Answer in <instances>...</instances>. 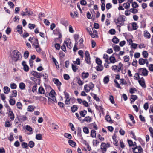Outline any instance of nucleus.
Wrapping results in <instances>:
<instances>
[{"mask_svg":"<svg viewBox=\"0 0 153 153\" xmlns=\"http://www.w3.org/2000/svg\"><path fill=\"white\" fill-rule=\"evenodd\" d=\"M13 133H10V135L9 137H8V139L10 141H12L14 140V138L13 137Z\"/></svg>","mask_w":153,"mask_h":153,"instance_id":"45","label":"nucleus"},{"mask_svg":"<svg viewBox=\"0 0 153 153\" xmlns=\"http://www.w3.org/2000/svg\"><path fill=\"white\" fill-rule=\"evenodd\" d=\"M54 94H56L53 89H52L49 93V95L51 97L53 98L55 97Z\"/></svg>","mask_w":153,"mask_h":153,"instance_id":"25","label":"nucleus"},{"mask_svg":"<svg viewBox=\"0 0 153 153\" xmlns=\"http://www.w3.org/2000/svg\"><path fill=\"white\" fill-rule=\"evenodd\" d=\"M132 30H135L137 29L138 27L137 23L135 22L132 23Z\"/></svg>","mask_w":153,"mask_h":153,"instance_id":"35","label":"nucleus"},{"mask_svg":"<svg viewBox=\"0 0 153 153\" xmlns=\"http://www.w3.org/2000/svg\"><path fill=\"white\" fill-rule=\"evenodd\" d=\"M23 69L25 72H27L29 70V66L26 65L23 66Z\"/></svg>","mask_w":153,"mask_h":153,"instance_id":"54","label":"nucleus"},{"mask_svg":"<svg viewBox=\"0 0 153 153\" xmlns=\"http://www.w3.org/2000/svg\"><path fill=\"white\" fill-rule=\"evenodd\" d=\"M137 98V95H131V101L132 102H134Z\"/></svg>","mask_w":153,"mask_h":153,"instance_id":"19","label":"nucleus"},{"mask_svg":"<svg viewBox=\"0 0 153 153\" xmlns=\"http://www.w3.org/2000/svg\"><path fill=\"white\" fill-rule=\"evenodd\" d=\"M9 116L10 117V118L12 120H13L14 117V114L13 112L11 111H10L9 112Z\"/></svg>","mask_w":153,"mask_h":153,"instance_id":"24","label":"nucleus"},{"mask_svg":"<svg viewBox=\"0 0 153 153\" xmlns=\"http://www.w3.org/2000/svg\"><path fill=\"white\" fill-rule=\"evenodd\" d=\"M28 145L30 148H32L34 146L35 143L32 141H30L29 142Z\"/></svg>","mask_w":153,"mask_h":153,"instance_id":"41","label":"nucleus"},{"mask_svg":"<svg viewBox=\"0 0 153 153\" xmlns=\"http://www.w3.org/2000/svg\"><path fill=\"white\" fill-rule=\"evenodd\" d=\"M90 86L88 87L89 88V89H86L87 87L88 86L87 85H85L84 86V89L86 92H89L91 89H93L94 87V84H93L92 82H90Z\"/></svg>","mask_w":153,"mask_h":153,"instance_id":"6","label":"nucleus"},{"mask_svg":"<svg viewBox=\"0 0 153 153\" xmlns=\"http://www.w3.org/2000/svg\"><path fill=\"white\" fill-rule=\"evenodd\" d=\"M65 44V43H64L62 45L61 47V48L62 51H63L65 52L66 53L67 52V51L66 50V46Z\"/></svg>","mask_w":153,"mask_h":153,"instance_id":"63","label":"nucleus"},{"mask_svg":"<svg viewBox=\"0 0 153 153\" xmlns=\"http://www.w3.org/2000/svg\"><path fill=\"white\" fill-rule=\"evenodd\" d=\"M39 93L41 94H44L45 93V90L42 86H40L38 89Z\"/></svg>","mask_w":153,"mask_h":153,"instance_id":"27","label":"nucleus"},{"mask_svg":"<svg viewBox=\"0 0 153 153\" xmlns=\"http://www.w3.org/2000/svg\"><path fill=\"white\" fill-rule=\"evenodd\" d=\"M64 79L66 80H68L70 79L69 76L67 74H64L63 75Z\"/></svg>","mask_w":153,"mask_h":153,"instance_id":"62","label":"nucleus"},{"mask_svg":"<svg viewBox=\"0 0 153 153\" xmlns=\"http://www.w3.org/2000/svg\"><path fill=\"white\" fill-rule=\"evenodd\" d=\"M51 127L54 129H57L59 128L58 126L55 124L54 123H52Z\"/></svg>","mask_w":153,"mask_h":153,"instance_id":"48","label":"nucleus"},{"mask_svg":"<svg viewBox=\"0 0 153 153\" xmlns=\"http://www.w3.org/2000/svg\"><path fill=\"white\" fill-rule=\"evenodd\" d=\"M96 131L94 129L92 130L91 131V136L92 137H96Z\"/></svg>","mask_w":153,"mask_h":153,"instance_id":"30","label":"nucleus"},{"mask_svg":"<svg viewBox=\"0 0 153 153\" xmlns=\"http://www.w3.org/2000/svg\"><path fill=\"white\" fill-rule=\"evenodd\" d=\"M64 93L65 95V98L66 99V100L65 101V104L68 105L70 104V99H69V94L65 91L64 92Z\"/></svg>","mask_w":153,"mask_h":153,"instance_id":"4","label":"nucleus"},{"mask_svg":"<svg viewBox=\"0 0 153 153\" xmlns=\"http://www.w3.org/2000/svg\"><path fill=\"white\" fill-rule=\"evenodd\" d=\"M142 55L144 58H146L148 56V53L146 51H144L142 52Z\"/></svg>","mask_w":153,"mask_h":153,"instance_id":"53","label":"nucleus"},{"mask_svg":"<svg viewBox=\"0 0 153 153\" xmlns=\"http://www.w3.org/2000/svg\"><path fill=\"white\" fill-rule=\"evenodd\" d=\"M60 23L66 27L68 25V23L67 21L65 20V19H61L60 21Z\"/></svg>","mask_w":153,"mask_h":153,"instance_id":"10","label":"nucleus"},{"mask_svg":"<svg viewBox=\"0 0 153 153\" xmlns=\"http://www.w3.org/2000/svg\"><path fill=\"white\" fill-rule=\"evenodd\" d=\"M21 145L23 148L26 149H28V144L26 142H22Z\"/></svg>","mask_w":153,"mask_h":153,"instance_id":"32","label":"nucleus"},{"mask_svg":"<svg viewBox=\"0 0 153 153\" xmlns=\"http://www.w3.org/2000/svg\"><path fill=\"white\" fill-rule=\"evenodd\" d=\"M52 59L53 62L55 65L56 68L57 69L59 68V66L58 65V62L56 61V59L54 57H53Z\"/></svg>","mask_w":153,"mask_h":153,"instance_id":"33","label":"nucleus"},{"mask_svg":"<svg viewBox=\"0 0 153 153\" xmlns=\"http://www.w3.org/2000/svg\"><path fill=\"white\" fill-rule=\"evenodd\" d=\"M64 137H65L68 138L70 140L72 138V136L71 135L68 133H65L64 134Z\"/></svg>","mask_w":153,"mask_h":153,"instance_id":"51","label":"nucleus"},{"mask_svg":"<svg viewBox=\"0 0 153 153\" xmlns=\"http://www.w3.org/2000/svg\"><path fill=\"white\" fill-rule=\"evenodd\" d=\"M138 72L142 76H146L148 75V71L145 68H139L138 70Z\"/></svg>","mask_w":153,"mask_h":153,"instance_id":"2","label":"nucleus"},{"mask_svg":"<svg viewBox=\"0 0 153 153\" xmlns=\"http://www.w3.org/2000/svg\"><path fill=\"white\" fill-rule=\"evenodd\" d=\"M3 89L4 92L5 94H7L10 92V89L7 86H4Z\"/></svg>","mask_w":153,"mask_h":153,"instance_id":"22","label":"nucleus"},{"mask_svg":"<svg viewBox=\"0 0 153 153\" xmlns=\"http://www.w3.org/2000/svg\"><path fill=\"white\" fill-rule=\"evenodd\" d=\"M73 62L74 64H77L78 65H80V59L79 58H77L76 61H73Z\"/></svg>","mask_w":153,"mask_h":153,"instance_id":"46","label":"nucleus"},{"mask_svg":"<svg viewBox=\"0 0 153 153\" xmlns=\"http://www.w3.org/2000/svg\"><path fill=\"white\" fill-rule=\"evenodd\" d=\"M123 6L126 9H128L130 6V3L128 2L124 3Z\"/></svg>","mask_w":153,"mask_h":153,"instance_id":"52","label":"nucleus"},{"mask_svg":"<svg viewBox=\"0 0 153 153\" xmlns=\"http://www.w3.org/2000/svg\"><path fill=\"white\" fill-rule=\"evenodd\" d=\"M53 81L54 82V83L57 86H60L61 85V83L59 81V79L57 78H54Z\"/></svg>","mask_w":153,"mask_h":153,"instance_id":"12","label":"nucleus"},{"mask_svg":"<svg viewBox=\"0 0 153 153\" xmlns=\"http://www.w3.org/2000/svg\"><path fill=\"white\" fill-rule=\"evenodd\" d=\"M19 86L21 89L23 90L25 89V85L24 83L21 82L19 83Z\"/></svg>","mask_w":153,"mask_h":153,"instance_id":"37","label":"nucleus"},{"mask_svg":"<svg viewBox=\"0 0 153 153\" xmlns=\"http://www.w3.org/2000/svg\"><path fill=\"white\" fill-rule=\"evenodd\" d=\"M109 81V77L108 76H105L103 79V82L105 84H107Z\"/></svg>","mask_w":153,"mask_h":153,"instance_id":"36","label":"nucleus"},{"mask_svg":"<svg viewBox=\"0 0 153 153\" xmlns=\"http://www.w3.org/2000/svg\"><path fill=\"white\" fill-rule=\"evenodd\" d=\"M31 74L35 77L40 78L42 76L41 73H38L36 71H32L31 72Z\"/></svg>","mask_w":153,"mask_h":153,"instance_id":"5","label":"nucleus"},{"mask_svg":"<svg viewBox=\"0 0 153 153\" xmlns=\"http://www.w3.org/2000/svg\"><path fill=\"white\" fill-rule=\"evenodd\" d=\"M109 60L110 61V62L112 63H114L117 62L114 56H111L109 58Z\"/></svg>","mask_w":153,"mask_h":153,"instance_id":"23","label":"nucleus"},{"mask_svg":"<svg viewBox=\"0 0 153 153\" xmlns=\"http://www.w3.org/2000/svg\"><path fill=\"white\" fill-rule=\"evenodd\" d=\"M13 96H10V99L9 102L10 105H13L15 103V100L14 99H12Z\"/></svg>","mask_w":153,"mask_h":153,"instance_id":"11","label":"nucleus"},{"mask_svg":"<svg viewBox=\"0 0 153 153\" xmlns=\"http://www.w3.org/2000/svg\"><path fill=\"white\" fill-rule=\"evenodd\" d=\"M87 31L89 33L90 35H91L92 38H94L95 36L98 37V36L96 34H95V36L94 34H93L91 30V29L90 28H86Z\"/></svg>","mask_w":153,"mask_h":153,"instance_id":"8","label":"nucleus"},{"mask_svg":"<svg viewBox=\"0 0 153 153\" xmlns=\"http://www.w3.org/2000/svg\"><path fill=\"white\" fill-rule=\"evenodd\" d=\"M68 142L69 145L73 147H74L76 145V143L72 140H69Z\"/></svg>","mask_w":153,"mask_h":153,"instance_id":"26","label":"nucleus"},{"mask_svg":"<svg viewBox=\"0 0 153 153\" xmlns=\"http://www.w3.org/2000/svg\"><path fill=\"white\" fill-rule=\"evenodd\" d=\"M112 41L113 43L117 44L119 42V40L116 36H114L112 39Z\"/></svg>","mask_w":153,"mask_h":153,"instance_id":"17","label":"nucleus"},{"mask_svg":"<svg viewBox=\"0 0 153 153\" xmlns=\"http://www.w3.org/2000/svg\"><path fill=\"white\" fill-rule=\"evenodd\" d=\"M83 132L87 134L89 133V130L88 128L86 127H85L83 128Z\"/></svg>","mask_w":153,"mask_h":153,"instance_id":"55","label":"nucleus"},{"mask_svg":"<svg viewBox=\"0 0 153 153\" xmlns=\"http://www.w3.org/2000/svg\"><path fill=\"white\" fill-rule=\"evenodd\" d=\"M82 77L83 79L86 78L88 76L89 74L88 72L85 73L83 72L82 73Z\"/></svg>","mask_w":153,"mask_h":153,"instance_id":"31","label":"nucleus"},{"mask_svg":"<svg viewBox=\"0 0 153 153\" xmlns=\"http://www.w3.org/2000/svg\"><path fill=\"white\" fill-rule=\"evenodd\" d=\"M13 58L15 59V61L16 62L18 60H19V56H21L20 53L17 50H14L13 51Z\"/></svg>","mask_w":153,"mask_h":153,"instance_id":"3","label":"nucleus"},{"mask_svg":"<svg viewBox=\"0 0 153 153\" xmlns=\"http://www.w3.org/2000/svg\"><path fill=\"white\" fill-rule=\"evenodd\" d=\"M140 73L138 72L135 74L134 76V79L135 80H139L140 79Z\"/></svg>","mask_w":153,"mask_h":153,"instance_id":"42","label":"nucleus"},{"mask_svg":"<svg viewBox=\"0 0 153 153\" xmlns=\"http://www.w3.org/2000/svg\"><path fill=\"white\" fill-rule=\"evenodd\" d=\"M71 109L72 112L74 113L77 110L78 108L77 106H72Z\"/></svg>","mask_w":153,"mask_h":153,"instance_id":"34","label":"nucleus"},{"mask_svg":"<svg viewBox=\"0 0 153 153\" xmlns=\"http://www.w3.org/2000/svg\"><path fill=\"white\" fill-rule=\"evenodd\" d=\"M114 20L117 25V27L120 28L121 26L124 25V22L126 20V17L120 13L119 16L117 19H114Z\"/></svg>","mask_w":153,"mask_h":153,"instance_id":"1","label":"nucleus"},{"mask_svg":"<svg viewBox=\"0 0 153 153\" xmlns=\"http://www.w3.org/2000/svg\"><path fill=\"white\" fill-rule=\"evenodd\" d=\"M145 59L143 58H140L139 60V63L140 65H143L145 63Z\"/></svg>","mask_w":153,"mask_h":153,"instance_id":"29","label":"nucleus"},{"mask_svg":"<svg viewBox=\"0 0 153 153\" xmlns=\"http://www.w3.org/2000/svg\"><path fill=\"white\" fill-rule=\"evenodd\" d=\"M97 110L99 111L100 114H101L100 112H101L102 114H104V112L103 108L102 107V106H95Z\"/></svg>","mask_w":153,"mask_h":153,"instance_id":"9","label":"nucleus"},{"mask_svg":"<svg viewBox=\"0 0 153 153\" xmlns=\"http://www.w3.org/2000/svg\"><path fill=\"white\" fill-rule=\"evenodd\" d=\"M54 31L59 33V37L55 38V40L56 39L58 40L62 37V36L61 33H60V30L59 28H56L54 30Z\"/></svg>","mask_w":153,"mask_h":153,"instance_id":"14","label":"nucleus"},{"mask_svg":"<svg viewBox=\"0 0 153 153\" xmlns=\"http://www.w3.org/2000/svg\"><path fill=\"white\" fill-rule=\"evenodd\" d=\"M77 136L78 137L79 136H81L82 135L81 132H82V130H81V128L79 127H78L77 128Z\"/></svg>","mask_w":153,"mask_h":153,"instance_id":"47","label":"nucleus"},{"mask_svg":"<svg viewBox=\"0 0 153 153\" xmlns=\"http://www.w3.org/2000/svg\"><path fill=\"white\" fill-rule=\"evenodd\" d=\"M28 25V27L30 29H33L36 26L35 24L30 23H29Z\"/></svg>","mask_w":153,"mask_h":153,"instance_id":"59","label":"nucleus"},{"mask_svg":"<svg viewBox=\"0 0 153 153\" xmlns=\"http://www.w3.org/2000/svg\"><path fill=\"white\" fill-rule=\"evenodd\" d=\"M109 33L111 35H114L116 33V31L114 29H112L109 31Z\"/></svg>","mask_w":153,"mask_h":153,"instance_id":"61","label":"nucleus"},{"mask_svg":"<svg viewBox=\"0 0 153 153\" xmlns=\"http://www.w3.org/2000/svg\"><path fill=\"white\" fill-rule=\"evenodd\" d=\"M95 62L96 64L98 65H102V61L99 58L97 57L96 59Z\"/></svg>","mask_w":153,"mask_h":153,"instance_id":"20","label":"nucleus"},{"mask_svg":"<svg viewBox=\"0 0 153 153\" xmlns=\"http://www.w3.org/2000/svg\"><path fill=\"white\" fill-rule=\"evenodd\" d=\"M101 148L102 150L106 151L107 150L106 144L105 143H102L101 145Z\"/></svg>","mask_w":153,"mask_h":153,"instance_id":"13","label":"nucleus"},{"mask_svg":"<svg viewBox=\"0 0 153 153\" xmlns=\"http://www.w3.org/2000/svg\"><path fill=\"white\" fill-rule=\"evenodd\" d=\"M22 25H18L16 27L17 31L20 34H22Z\"/></svg>","mask_w":153,"mask_h":153,"instance_id":"7","label":"nucleus"},{"mask_svg":"<svg viewBox=\"0 0 153 153\" xmlns=\"http://www.w3.org/2000/svg\"><path fill=\"white\" fill-rule=\"evenodd\" d=\"M35 48L36 49V51L37 52L40 53L41 52L42 50L40 48L39 45H37L35 46Z\"/></svg>","mask_w":153,"mask_h":153,"instance_id":"50","label":"nucleus"},{"mask_svg":"<svg viewBox=\"0 0 153 153\" xmlns=\"http://www.w3.org/2000/svg\"><path fill=\"white\" fill-rule=\"evenodd\" d=\"M72 68L74 72H76L78 69L77 68V66L74 65L73 64H72Z\"/></svg>","mask_w":153,"mask_h":153,"instance_id":"56","label":"nucleus"},{"mask_svg":"<svg viewBox=\"0 0 153 153\" xmlns=\"http://www.w3.org/2000/svg\"><path fill=\"white\" fill-rule=\"evenodd\" d=\"M25 128L29 132H31L32 131V128L29 125H26V126Z\"/></svg>","mask_w":153,"mask_h":153,"instance_id":"58","label":"nucleus"},{"mask_svg":"<svg viewBox=\"0 0 153 153\" xmlns=\"http://www.w3.org/2000/svg\"><path fill=\"white\" fill-rule=\"evenodd\" d=\"M36 139L40 140L42 139V135L41 134H36Z\"/></svg>","mask_w":153,"mask_h":153,"instance_id":"49","label":"nucleus"},{"mask_svg":"<svg viewBox=\"0 0 153 153\" xmlns=\"http://www.w3.org/2000/svg\"><path fill=\"white\" fill-rule=\"evenodd\" d=\"M105 119L107 120V122L110 123H113L112 121L111 120L110 117L108 115H107L105 117Z\"/></svg>","mask_w":153,"mask_h":153,"instance_id":"28","label":"nucleus"},{"mask_svg":"<svg viewBox=\"0 0 153 153\" xmlns=\"http://www.w3.org/2000/svg\"><path fill=\"white\" fill-rule=\"evenodd\" d=\"M90 94L91 96H92L93 97V98L96 101H99L100 99L98 97H97V95L96 94L92 93H91Z\"/></svg>","mask_w":153,"mask_h":153,"instance_id":"21","label":"nucleus"},{"mask_svg":"<svg viewBox=\"0 0 153 153\" xmlns=\"http://www.w3.org/2000/svg\"><path fill=\"white\" fill-rule=\"evenodd\" d=\"M138 82L140 85L143 87L146 88V86L145 83V81H141V80H138Z\"/></svg>","mask_w":153,"mask_h":153,"instance_id":"16","label":"nucleus"},{"mask_svg":"<svg viewBox=\"0 0 153 153\" xmlns=\"http://www.w3.org/2000/svg\"><path fill=\"white\" fill-rule=\"evenodd\" d=\"M87 111L86 110H84L81 111L80 112V114L81 116L82 117H85L87 114Z\"/></svg>","mask_w":153,"mask_h":153,"instance_id":"39","label":"nucleus"},{"mask_svg":"<svg viewBox=\"0 0 153 153\" xmlns=\"http://www.w3.org/2000/svg\"><path fill=\"white\" fill-rule=\"evenodd\" d=\"M68 42H67V41H64V43H65V44H66L67 47V48L71 49V48H72V46H71V42H70L68 44Z\"/></svg>","mask_w":153,"mask_h":153,"instance_id":"38","label":"nucleus"},{"mask_svg":"<svg viewBox=\"0 0 153 153\" xmlns=\"http://www.w3.org/2000/svg\"><path fill=\"white\" fill-rule=\"evenodd\" d=\"M149 130L151 134V136L152 138H153V129L151 127H150L149 128Z\"/></svg>","mask_w":153,"mask_h":153,"instance_id":"64","label":"nucleus"},{"mask_svg":"<svg viewBox=\"0 0 153 153\" xmlns=\"http://www.w3.org/2000/svg\"><path fill=\"white\" fill-rule=\"evenodd\" d=\"M19 119L21 120L22 122H24L27 120V118L24 115H23L22 116H21L20 117Z\"/></svg>","mask_w":153,"mask_h":153,"instance_id":"43","label":"nucleus"},{"mask_svg":"<svg viewBox=\"0 0 153 153\" xmlns=\"http://www.w3.org/2000/svg\"><path fill=\"white\" fill-rule=\"evenodd\" d=\"M29 55V52L28 51H26L24 53V57L25 59H27Z\"/></svg>","mask_w":153,"mask_h":153,"instance_id":"57","label":"nucleus"},{"mask_svg":"<svg viewBox=\"0 0 153 153\" xmlns=\"http://www.w3.org/2000/svg\"><path fill=\"white\" fill-rule=\"evenodd\" d=\"M96 69L97 71H101L104 68L103 65H99L96 67Z\"/></svg>","mask_w":153,"mask_h":153,"instance_id":"18","label":"nucleus"},{"mask_svg":"<svg viewBox=\"0 0 153 153\" xmlns=\"http://www.w3.org/2000/svg\"><path fill=\"white\" fill-rule=\"evenodd\" d=\"M85 60L87 64L89 65L91 64L90 56L85 57Z\"/></svg>","mask_w":153,"mask_h":153,"instance_id":"44","label":"nucleus"},{"mask_svg":"<svg viewBox=\"0 0 153 153\" xmlns=\"http://www.w3.org/2000/svg\"><path fill=\"white\" fill-rule=\"evenodd\" d=\"M114 83L116 84V87H117L120 89H122V88H121L120 86V84L118 83V82L116 80L114 79Z\"/></svg>","mask_w":153,"mask_h":153,"instance_id":"60","label":"nucleus"},{"mask_svg":"<svg viewBox=\"0 0 153 153\" xmlns=\"http://www.w3.org/2000/svg\"><path fill=\"white\" fill-rule=\"evenodd\" d=\"M113 49L115 52H117L119 51L120 50V47L118 45H115V46H113Z\"/></svg>","mask_w":153,"mask_h":153,"instance_id":"40","label":"nucleus"},{"mask_svg":"<svg viewBox=\"0 0 153 153\" xmlns=\"http://www.w3.org/2000/svg\"><path fill=\"white\" fill-rule=\"evenodd\" d=\"M25 13L26 15L28 16H30L33 14V12L31 11L29 9V10L27 8L25 9Z\"/></svg>","mask_w":153,"mask_h":153,"instance_id":"15","label":"nucleus"}]
</instances>
